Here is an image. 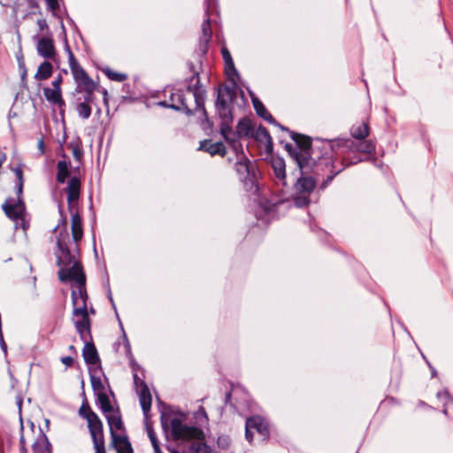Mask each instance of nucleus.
<instances>
[{
	"mask_svg": "<svg viewBox=\"0 0 453 453\" xmlns=\"http://www.w3.org/2000/svg\"><path fill=\"white\" fill-rule=\"evenodd\" d=\"M200 149L207 151L211 155H225L226 149L222 142H211V141H204L201 142Z\"/></svg>",
	"mask_w": 453,
	"mask_h": 453,
	"instance_id": "obj_14",
	"label": "nucleus"
},
{
	"mask_svg": "<svg viewBox=\"0 0 453 453\" xmlns=\"http://www.w3.org/2000/svg\"><path fill=\"white\" fill-rule=\"evenodd\" d=\"M275 174L280 179L285 178V165L282 160H276L273 164Z\"/></svg>",
	"mask_w": 453,
	"mask_h": 453,
	"instance_id": "obj_26",
	"label": "nucleus"
},
{
	"mask_svg": "<svg viewBox=\"0 0 453 453\" xmlns=\"http://www.w3.org/2000/svg\"><path fill=\"white\" fill-rule=\"evenodd\" d=\"M172 434L175 439L194 440L192 449L196 453H214L204 442L202 430L182 424L179 419L171 422Z\"/></svg>",
	"mask_w": 453,
	"mask_h": 453,
	"instance_id": "obj_3",
	"label": "nucleus"
},
{
	"mask_svg": "<svg viewBox=\"0 0 453 453\" xmlns=\"http://www.w3.org/2000/svg\"><path fill=\"white\" fill-rule=\"evenodd\" d=\"M170 453H180V451L175 449H171Z\"/></svg>",
	"mask_w": 453,
	"mask_h": 453,
	"instance_id": "obj_41",
	"label": "nucleus"
},
{
	"mask_svg": "<svg viewBox=\"0 0 453 453\" xmlns=\"http://www.w3.org/2000/svg\"><path fill=\"white\" fill-rule=\"evenodd\" d=\"M79 414L87 420L93 442L94 453H106L103 423L99 417L91 410L87 401L81 406Z\"/></svg>",
	"mask_w": 453,
	"mask_h": 453,
	"instance_id": "obj_2",
	"label": "nucleus"
},
{
	"mask_svg": "<svg viewBox=\"0 0 453 453\" xmlns=\"http://www.w3.org/2000/svg\"><path fill=\"white\" fill-rule=\"evenodd\" d=\"M48 6L50 10L55 11L58 8V0H46Z\"/></svg>",
	"mask_w": 453,
	"mask_h": 453,
	"instance_id": "obj_32",
	"label": "nucleus"
},
{
	"mask_svg": "<svg viewBox=\"0 0 453 453\" xmlns=\"http://www.w3.org/2000/svg\"><path fill=\"white\" fill-rule=\"evenodd\" d=\"M154 451H155V453H162L159 446L154 448Z\"/></svg>",
	"mask_w": 453,
	"mask_h": 453,
	"instance_id": "obj_39",
	"label": "nucleus"
},
{
	"mask_svg": "<svg viewBox=\"0 0 453 453\" xmlns=\"http://www.w3.org/2000/svg\"><path fill=\"white\" fill-rule=\"evenodd\" d=\"M111 441L117 453H133L131 443L127 436L117 435L111 437Z\"/></svg>",
	"mask_w": 453,
	"mask_h": 453,
	"instance_id": "obj_13",
	"label": "nucleus"
},
{
	"mask_svg": "<svg viewBox=\"0 0 453 453\" xmlns=\"http://www.w3.org/2000/svg\"><path fill=\"white\" fill-rule=\"evenodd\" d=\"M296 162H297L299 167L302 168L303 165H302L301 160H300V158L298 157H296Z\"/></svg>",
	"mask_w": 453,
	"mask_h": 453,
	"instance_id": "obj_40",
	"label": "nucleus"
},
{
	"mask_svg": "<svg viewBox=\"0 0 453 453\" xmlns=\"http://www.w3.org/2000/svg\"><path fill=\"white\" fill-rule=\"evenodd\" d=\"M221 134L226 141H233L232 136L234 135L231 128L227 126L221 127Z\"/></svg>",
	"mask_w": 453,
	"mask_h": 453,
	"instance_id": "obj_29",
	"label": "nucleus"
},
{
	"mask_svg": "<svg viewBox=\"0 0 453 453\" xmlns=\"http://www.w3.org/2000/svg\"><path fill=\"white\" fill-rule=\"evenodd\" d=\"M73 155L76 159H81L82 156V150L78 145H72Z\"/></svg>",
	"mask_w": 453,
	"mask_h": 453,
	"instance_id": "obj_31",
	"label": "nucleus"
},
{
	"mask_svg": "<svg viewBox=\"0 0 453 453\" xmlns=\"http://www.w3.org/2000/svg\"><path fill=\"white\" fill-rule=\"evenodd\" d=\"M38 148L41 151V154H43L44 153V143H43V141L42 140H40L38 142Z\"/></svg>",
	"mask_w": 453,
	"mask_h": 453,
	"instance_id": "obj_34",
	"label": "nucleus"
},
{
	"mask_svg": "<svg viewBox=\"0 0 453 453\" xmlns=\"http://www.w3.org/2000/svg\"><path fill=\"white\" fill-rule=\"evenodd\" d=\"M38 25L42 29L44 27H46V22L45 20H39Z\"/></svg>",
	"mask_w": 453,
	"mask_h": 453,
	"instance_id": "obj_37",
	"label": "nucleus"
},
{
	"mask_svg": "<svg viewBox=\"0 0 453 453\" xmlns=\"http://www.w3.org/2000/svg\"><path fill=\"white\" fill-rule=\"evenodd\" d=\"M37 52L44 58L52 59L56 56L54 42L50 37L40 38L36 45Z\"/></svg>",
	"mask_w": 453,
	"mask_h": 453,
	"instance_id": "obj_12",
	"label": "nucleus"
},
{
	"mask_svg": "<svg viewBox=\"0 0 453 453\" xmlns=\"http://www.w3.org/2000/svg\"><path fill=\"white\" fill-rule=\"evenodd\" d=\"M351 134L354 138L364 139L369 134V128L365 123H361L357 127H353Z\"/></svg>",
	"mask_w": 453,
	"mask_h": 453,
	"instance_id": "obj_21",
	"label": "nucleus"
},
{
	"mask_svg": "<svg viewBox=\"0 0 453 453\" xmlns=\"http://www.w3.org/2000/svg\"><path fill=\"white\" fill-rule=\"evenodd\" d=\"M293 139L296 141L297 145L303 150L308 149L311 144L310 138L302 134H295L293 136Z\"/></svg>",
	"mask_w": 453,
	"mask_h": 453,
	"instance_id": "obj_24",
	"label": "nucleus"
},
{
	"mask_svg": "<svg viewBox=\"0 0 453 453\" xmlns=\"http://www.w3.org/2000/svg\"><path fill=\"white\" fill-rule=\"evenodd\" d=\"M208 27H209V22L208 21H206V22H204L203 24V30L204 33H206Z\"/></svg>",
	"mask_w": 453,
	"mask_h": 453,
	"instance_id": "obj_38",
	"label": "nucleus"
},
{
	"mask_svg": "<svg viewBox=\"0 0 453 453\" xmlns=\"http://www.w3.org/2000/svg\"><path fill=\"white\" fill-rule=\"evenodd\" d=\"M222 56L225 61L226 73L228 76L234 74L235 70L234 67V62L231 58L229 51L226 49H222Z\"/></svg>",
	"mask_w": 453,
	"mask_h": 453,
	"instance_id": "obj_22",
	"label": "nucleus"
},
{
	"mask_svg": "<svg viewBox=\"0 0 453 453\" xmlns=\"http://www.w3.org/2000/svg\"><path fill=\"white\" fill-rule=\"evenodd\" d=\"M315 187V182L311 178H300L295 185L298 196L295 198L297 206H303L308 203L307 195L311 193Z\"/></svg>",
	"mask_w": 453,
	"mask_h": 453,
	"instance_id": "obj_6",
	"label": "nucleus"
},
{
	"mask_svg": "<svg viewBox=\"0 0 453 453\" xmlns=\"http://www.w3.org/2000/svg\"><path fill=\"white\" fill-rule=\"evenodd\" d=\"M35 453H50V444L42 433H40L36 441L33 444Z\"/></svg>",
	"mask_w": 453,
	"mask_h": 453,
	"instance_id": "obj_15",
	"label": "nucleus"
},
{
	"mask_svg": "<svg viewBox=\"0 0 453 453\" xmlns=\"http://www.w3.org/2000/svg\"><path fill=\"white\" fill-rule=\"evenodd\" d=\"M150 442H151V444H152V446H153V449H154V448H156V447H157V446H159L158 441H157V437L152 438V439L150 440Z\"/></svg>",
	"mask_w": 453,
	"mask_h": 453,
	"instance_id": "obj_36",
	"label": "nucleus"
},
{
	"mask_svg": "<svg viewBox=\"0 0 453 453\" xmlns=\"http://www.w3.org/2000/svg\"><path fill=\"white\" fill-rule=\"evenodd\" d=\"M91 386L96 395L99 406H106V403L111 402L110 396L105 392L104 385L99 377L95 375L90 376Z\"/></svg>",
	"mask_w": 453,
	"mask_h": 453,
	"instance_id": "obj_11",
	"label": "nucleus"
},
{
	"mask_svg": "<svg viewBox=\"0 0 453 453\" xmlns=\"http://www.w3.org/2000/svg\"><path fill=\"white\" fill-rule=\"evenodd\" d=\"M15 175L17 176L18 178V180H19V184H18V195H20L22 193V190H23V184H24V180H23V172H22V169L20 167H17L13 170Z\"/></svg>",
	"mask_w": 453,
	"mask_h": 453,
	"instance_id": "obj_27",
	"label": "nucleus"
},
{
	"mask_svg": "<svg viewBox=\"0 0 453 453\" xmlns=\"http://www.w3.org/2000/svg\"><path fill=\"white\" fill-rule=\"evenodd\" d=\"M257 432L264 437L268 435V426L265 421L260 417H253L246 421V438L251 441L253 433Z\"/></svg>",
	"mask_w": 453,
	"mask_h": 453,
	"instance_id": "obj_9",
	"label": "nucleus"
},
{
	"mask_svg": "<svg viewBox=\"0 0 453 453\" xmlns=\"http://www.w3.org/2000/svg\"><path fill=\"white\" fill-rule=\"evenodd\" d=\"M359 150L364 153H372L374 150L373 145L369 142H365L360 144Z\"/></svg>",
	"mask_w": 453,
	"mask_h": 453,
	"instance_id": "obj_30",
	"label": "nucleus"
},
{
	"mask_svg": "<svg viewBox=\"0 0 453 453\" xmlns=\"http://www.w3.org/2000/svg\"><path fill=\"white\" fill-rule=\"evenodd\" d=\"M104 73L107 75L109 79L115 81H123L127 78V76L125 73L116 72L110 68H106L104 70Z\"/></svg>",
	"mask_w": 453,
	"mask_h": 453,
	"instance_id": "obj_23",
	"label": "nucleus"
},
{
	"mask_svg": "<svg viewBox=\"0 0 453 453\" xmlns=\"http://www.w3.org/2000/svg\"><path fill=\"white\" fill-rule=\"evenodd\" d=\"M62 363L66 366H71L73 363V358L72 357H65L61 359Z\"/></svg>",
	"mask_w": 453,
	"mask_h": 453,
	"instance_id": "obj_33",
	"label": "nucleus"
},
{
	"mask_svg": "<svg viewBox=\"0 0 453 453\" xmlns=\"http://www.w3.org/2000/svg\"><path fill=\"white\" fill-rule=\"evenodd\" d=\"M67 200L69 203L76 201L80 194V181L77 178H72L67 188Z\"/></svg>",
	"mask_w": 453,
	"mask_h": 453,
	"instance_id": "obj_17",
	"label": "nucleus"
},
{
	"mask_svg": "<svg viewBox=\"0 0 453 453\" xmlns=\"http://www.w3.org/2000/svg\"><path fill=\"white\" fill-rule=\"evenodd\" d=\"M134 384L137 394L139 395L141 406L145 415H147L151 406V395L145 383L142 380H141L136 375L134 376Z\"/></svg>",
	"mask_w": 453,
	"mask_h": 453,
	"instance_id": "obj_10",
	"label": "nucleus"
},
{
	"mask_svg": "<svg viewBox=\"0 0 453 453\" xmlns=\"http://www.w3.org/2000/svg\"><path fill=\"white\" fill-rule=\"evenodd\" d=\"M72 235L74 242H79L83 235L81 219L76 213L72 216Z\"/></svg>",
	"mask_w": 453,
	"mask_h": 453,
	"instance_id": "obj_18",
	"label": "nucleus"
},
{
	"mask_svg": "<svg viewBox=\"0 0 453 453\" xmlns=\"http://www.w3.org/2000/svg\"><path fill=\"white\" fill-rule=\"evenodd\" d=\"M253 104L256 111L258 115H260L263 118H265V114L267 113L263 104L259 102L257 99L253 100Z\"/></svg>",
	"mask_w": 453,
	"mask_h": 453,
	"instance_id": "obj_28",
	"label": "nucleus"
},
{
	"mask_svg": "<svg viewBox=\"0 0 453 453\" xmlns=\"http://www.w3.org/2000/svg\"><path fill=\"white\" fill-rule=\"evenodd\" d=\"M100 409L108 422L111 436H117V431H122L124 429V425L118 406H115L111 402H109L106 403V406H104V404L101 405Z\"/></svg>",
	"mask_w": 453,
	"mask_h": 453,
	"instance_id": "obj_5",
	"label": "nucleus"
},
{
	"mask_svg": "<svg viewBox=\"0 0 453 453\" xmlns=\"http://www.w3.org/2000/svg\"><path fill=\"white\" fill-rule=\"evenodd\" d=\"M59 253L58 254V279L62 282L71 281L76 285L72 292L73 304V319L77 331L81 335L89 329V320L87 308V294L85 291V275L80 263L71 256L69 250L58 241Z\"/></svg>",
	"mask_w": 453,
	"mask_h": 453,
	"instance_id": "obj_1",
	"label": "nucleus"
},
{
	"mask_svg": "<svg viewBox=\"0 0 453 453\" xmlns=\"http://www.w3.org/2000/svg\"><path fill=\"white\" fill-rule=\"evenodd\" d=\"M52 65L50 62L44 61L38 66L37 71L35 73V79L39 81L47 80L52 75Z\"/></svg>",
	"mask_w": 453,
	"mask_h": 453,
	"instance_id": "obj_16",
	"label": "nucleus"
},
{
	"mask_svg": "<svg viewBox=\"0 0 453 453\" xmlns=\"http://www.w3.org/2000/svg\"><path fill=\"white\" fill-rule=\"evenodd\" d=\"M5 214L12 220L21 219L25 214V205L19 196L17 199L8 198L2 205Z\"/></svg>",
	"mask_w": 453,
	"mask_h": 453,
	"instance_id": "obj_7",
	"label": "nucleus"
},
{
	"mask_svg": "<svg viewBox=\"0 0 453 453\" xmlns=\"http://www.w3.org/2000/svg\"><path fill=\"white\" fill-rule=\"evenodd\" d=\"M148 435L150 437V440H151L152 438H155L156 437V434L155 433L153 432V430L151 428H148Z\"/></svg>",
	"mask_w": 453,
	"mask_h": 453,
	"instance_id": "obj_35",
	"label": "nucleus"
},
{
	"mask_svg": "<svg viewBox=\"0 0 453 453\" xmlns=\"http://www.w3.org/2000/svg\"><path fill=\"white\" fill-rule=\"evenodd\" d=\"M83 357L88 364H96L98 360L96 349L91 344H87L83 349Z\"/></svg>",
	"mask_w": 453,
	"mask_h": 453,
	"instance_id": "obj_19",
	"label": "nucleus"
},
{
	"mask_svg": "<svg viewBox=\"0 0 453 453\" xmlns=\"http://www.w3.org/2000/svg\"><path fill=\"white\" fill-rule=\"evenodd\" d=\"M62 82H63V78L61 75H58L51 82L52 88H43V95H44L46 100L53 104H58V106H63L65 104V102L62 98V91H61Z\"/></svg>",
	"mask_w": 453,
	"mask_h": 453,
	"instance_id": "obj_8",
	"label": "nucleus"
},
{
	"mask_svg": "<svg viewBox=\"0 0 453 453\" xmlns=\"http://www.w3.org/2000/svg\"><path fill=\"white\" fill-rule=\"evenodd\" d=\"M69 175V164L65 161H59L58 163L57 180L59 182H65Z\"/></svg>",
	"mask_w": 453,
	"mask_h": 453,
	"instance_id": "obj_20",
	"label": "nucleus"
},
{
	"mask_svg": "<svg viewBox=\"0 0 453 453\" xmlns=\"http://www.w3.org/2000/svg\"><path fill=\"white\" fill-rule=\"evenodd\" d=\"M77 111L80 117L88 119L91 115V107L86 103H81L77 105Z\"/></svg>",
	"mask_w": 453,
	"mask_h": 453,
	"instance_id": "obj_25",
	"label": "nucleus"
},
{
	"mask_svg": "<svg viewBox=\"0 0 453 453\" xmlns=\"http://www.w3.org/2000/svg\"><path fill=\"white\" fill-rule=\"evenodd\" d=\"M69 64L78 87L88 94H91L96 89V85L81 67L72 53H70Z\"/></svg>",
	"mask_w": 453,
	"mask_h": 453,
	"instance_id": "obj_4",
	"label": "nucleus"
},
{
	"mask_svg": "<svg viewBox=\"0 0 453 453\" xmlns=\"http://www.w3.org/2000/svg\"><path fill=\"white\" fill-rule=\"evenodd\" d=\"M22 227H23V229H24V230H25V229H26V227H27L24 222H22Z\"/></svg>",
	"mask_w": 453,
	"mask_h": 453,
	"instance_id": "obj_42",
	"label": "nucleus"
}]
</instances>
